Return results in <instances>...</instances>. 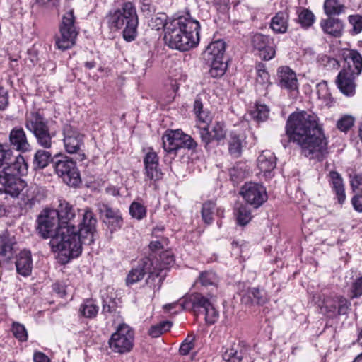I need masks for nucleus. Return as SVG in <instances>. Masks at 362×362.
<instances>
[{
	"instance_id": "44",
	"label": "nucleus",
	"mask_w": 362,
	"mask_h": 362,
	"mask_svg": "<svg viewBox=\"0 0 362 362\" xmlns=\"http://www.w3.org/2000/svg\"><path fill=\"white\" fill-rule=\"evenodd\" d=\"M51 153L45 150H38L36 151L33 163L35 168L42 169L48 165L51 160Z\"/></svg>"
},
{
	"instance_id": "14",
	"label": "nucleus",
	"mask_w": 362,
	"mask_h": 362,
	"mask_svg": "<svg viewBox=\"0 0 362 362\" xmlns=\"http://www.w3.org/2000/svg\"><path fill=\"white\" fill-rule=\"evenodd\" d=\"M243 199L255 208H258L267 199L265 187L255 182L245 183L240 189Z\"/></svg>"
},
{
	"instance_id": "35",
	"label": "nucleus",
	"mask_w": 362,
	"mask_h": 362,
	"mask_svg": "<svg viewBox=\"0 0 362 362\" xmlns=\"http://www.w3.org/2000/svg\"><path fill=\"white\" fill-rule=\"evenodd\" d=\"M245 136L235 132H231L228 139V150L234 157H239L241 155L242 149L245 144Z\"/></svg>"
},
{
	"instance_id": "43",
	"label": "nucleus",
	"mask_w": 362,
	"mask_h": 362,
	"mask_svg": "<svg viewBox=\"0 0 362 362\" xmlns=\"http://www.w3.org/2000/svg\"><path fill=\"white\" fill-rule=\"evenodd\" d=\"M206 62L210 66L209 74L211 77H221L225 74L227 64L223 62V59H214Z\"/></svg>"
},
{
	"instance_id": "32",
	"label": "nucleus",
	"mask_w": 362,
	"mask_h": 362,
	"mask_svg": "<svg viewBox=\"0 0 362 362\" xmlns=\"http://www.w3.org/2000/svg\"><path fill=\"white\" fill-rule=\"evenodd\" d=\"M16 240L7 232L0 235V256L10 259L16 252Z\"/></svg>"
},
{
	"instance_id": "48",
	"label": "nucleus",
	"mask_w": 362,
	"mask_h": 362,
	"mask_svg": "<svg viewBox=\"0 0 362 362\" xmlns=\"http://www.w3.org/2000/svg\"><path fill=\"white\" fill-rule=\"evenodd\" d=\"M172 327V322L170 321H163L153 325L149 329V334L152 337H158L162 334L170 330Z\"/></svg>"
},
{
	"instance_id": "41",
	"label": "nucleus",
	"mask_w": 362,
	"mask_h": 362,
	"mask_svg": "<svg viewBox=\"0 0 362 362\" xmlns=\"http://www.w3.org/2000/svg\"><path fill=\"white\" fill-rule=\"evenodd\" d=\"M129 210L130 216L139 221L143 220L147 215L146 206L139 198L132 202Z\"/></svg>"
},
{
	"instance_id": "55",
	"label": "nucleus",
	"mask_w": 362,
	"mask_h": 362,
	"mask_svg": "<svg viewBox=\"0 0 362 362\" xmlns=\"http://www.w3.org/2000/svg\"><path fill=\"white\" fill-rule=\"evenodd\" d=\"M197 115L198 119L197 127L199 129V126L202 127H209V124L212 121V115L207 110H203L198 113Z\"/></svg>"
},
{
	"instance_id": "62",
	"label": "nucleus",
	"mask_w": 362,
	"mask_h": 362,
	"mask_svg": "<svg viewBox=\"0 0 362 362\" xmlns=\"http://www.w3.org/2000/svg\"><path fill=\"white\" fill-rule=\"evenodd\" d=\"M322 62L328 69H338L339 67V62L337 59L327 55L322 57Z\"/></svg>"
},
{
	"instance_id": "5",
	"label": "nucleus",
	"mask_w": 362,
	"mask_h": 362,
	"mask_svg": "<svg viewBox=\"0 0 362 362\" xmlns=\"http://www.w3.org/2000/svg\"><path fill=\"white\" fill-rule=\"evenodd\" d=\"M107 21L111 28L123 29L126 41L132 42L136 38L139 21L136 8L132 2H125L120 8L110 11Z\"/></svg>"
},
{
	"instance_id": "3",
	"label": "nucleus",
	"mask_w": 362,
	"mask_h": 362,
	"mask_svg": "<svg viewBox=\"0 0 362 362\" xmlns=\"http://www.w3.org/2000/svg\"><path fill=\"white\" fill-rule=\"evenodd\" d=\"M200 25L189 16L171 19L166 26L164 40L168 46L181 52L188 51L199 42Z\"/></svg>"
},
{
	"instance_id": "13",
	"label": "nucleus",
	"mask_w": 362,
	"mask_h": 362,
	"mask_svg": "<svg viewBox=\"0 0 362 362\" xmlns=\"http://www.w3.org/2000/svg\"><path fill=\"white\" fill-rule=\"evenodd\" d=\"M153 259L150 257H145L139 262L136 267L132 269L127 275L126 282L128 286L141 281L146 274H148L147 283L151 284V281L157 280L155 276L156 269L152 270Z\"/></svg>"
},
{
	"instance_id": "28",
	"label": "nucleus",
	"mask_w": 362,
	"mask_h": 362,
	"mask_svg": "<svg viewBox=\"0 0 362 362\" xmlns=\"http://www.w3.org/2000/svg\"><path fill=\"white\" fill-rule=\"evenodd\" d=\"M9 141L13 148L21 152H27L30 149L25 131L22 127H14L10 132Z\"/></svg>"
},
{
	"instance_id": "37",
	"label": "nucleus",
	"mask_w": 362,
	"mask_h": 362,
	"mask_svg": "<svg viewBox=\"0 0 362 362\" xmlns=\"http://www.w3.org/2000/svg\"><path fill=\"white\" fill-rule=\"evenodd\" d=\"M215 214L218 216L221 217L223 214V210L216 208V204L212 201L206 202L203 204L202 216L204 223L207 224L211 223Z\"/></svg>"
},
{
	"instance_id": "4",
	"label": "nucleus",
	"mask_w": 362,
	"mask_h": 362,
	"mask_svg": "<svg viewBox=\"0 0 362 362\" xmlns=\"http://www.w3.org/2000/svg\"><path fill=\"white\" fill-rule=\"evenodd\" d=\"M28 173V165L24 158L19 155L15 161L4 167L0 173V193L12 197H18L27 183L21 178Z\"/></svg>"
},
{
	"instance_id": "45",
	"label": "nucleus",
	"mask_w": 362,
	"mask_h": 362,
	"mask_svg": "<svg viewBox=\"0 0 362 362\" xmlns=\"http://www.w3.org/2000/svg\"><path fill=\"white\" fill-rule=\"evenodd\" d=\"M167 16L164 13H159L155 16L152 17L150 20L148 25L149 26L156 30H159L161 28L164 29L165 33L166 26L168 22Z\"/></svg>"
},
{
	"instance_id": "20",
	"label": "nucleus",
	"mask_w": 362,
	"mask_h": 362,
	"mask_svg": "<svg viewBox=\"0 0 362 362\" xmlns=\"http://www.w3.org/2000/svg\"><path fill=\"white\" fill-rule=\"evenodd\" d=\"M148 257L153 259L152 270H153L154 268L156 269V272L154 274L157 279L156 284L159 288L164 276V275L162 274V272L174 263V256L170 251L165 250L160 253L159 259L153 255H150Z\"/></svg>"
},
{
	"instance_id": "31",
	"label": "nucleus",
	"mask_w": 362,
	"mask_h": 362,
	"mask_svg": "<svg viewBox=\"0 0 362 362\" xmlns=\"http://www.w3.org/2000/svg\"><path fill=\"white\" fill-rule=\"evenodd\" d=\"M320 27L325 33L339 37L342 35L344 24L339 18L329 17L320 21Z\"/></svg>"
},
{
	"instance_id": "30",
	"label": "nucleus",
	"mask_w": 362,
	"mask_h": 362,
	"mask_svg": "<svg viewBox=\"0 0 362 362\" xmlns=\"http://www.w3.org/2000/svg\"><path fill=\"white\" fill-rule=\"evenodd\" d=\"M16 272L23 276H28L32 272L33 259L31 252L28 250L21 251L16 257Z\"/></svg>"
},
{
	"instance_id": "1",
	"label": "nucleus",
	"mask_w": 362,
	"mask_h": 362,
	"mask_svg": "<svg viewBox=\"0 0 362 362\" xmlns=\"http://www.w3.org/2000/svg\"><path fill=\"white\" fill-rule=\"evenodd\" d=\"M57 214L59 233L50 240L54 252H61L66 257H78L82 251V244L90 245L94 242L96 218L88 209L83 214L82 221L76 227V212L73 206L65 200H60Z\"/></svg>"
},
{
	"instance_id": "18",
	"label": "nucleus",
	"mask_w": 362,
	"mask_h": 362,
	"mask_svg": "<svg viewBox=\"0 0 362 362\" xmlns=\"http://www.w3.org/2000/svg\"><path fill=\"white\" fill-rule=\"evenodd\" d=\"M158 157L156 152L149 151L144 158V175L146 181L156 182L163 177V173L159 168Z\"/></svg>"
},
{
	"instance_id": "63",
	"label": "nucleus",
	"mask_w": 362,
	"mask_h": 362,
	"mask_svg": "<svg viewBox=\"0 0 362 362\" xmlns=\"http://www.w3.org/2000/svg\"><path fill=\"white\" fill-rule=\"evenodd\" d=\"M351 203L356 211L362 212V195L354 196L351 199Z\"/></svg>"
},
{
	"instance_id": "46",
	"label": "nucleus",
	"mask_w": 362,
	"mask_h": 362,
	"mask_svg": "<svg viewBox=\"0 0 362 362\" xmlns=\"http://www.w3.org/2000/svg\"><path fill=\"white\" fill-rule=\"evenodd\" d=\"M237 222L240 226L247 225L251 220L250 209L246 205L241 204L235 211Z\"/></svg>"
},
{
	"instance_id": "29",
	"label": "nucleus",
	"mask_w": 362,
	"mask_h": 362,
	"mask_svg": "<svg viewBox=\"0 0 362 362\" xmlns=\"http://www.w3.org/2000/svg\"><path fill=\"white\" fill-rule=\"evenodd\" d=\"M328 182L337 202L341 205L343 204L346 200V193L341 175L337 171H330L328 175Z\"/></svg>"
},
{
	"instance_id": "56",
	"label": "nucleus",
	"mask_w": 362,
	"mask_h": 362,
	"mask_svg": "<svg viewBox=\"0 0 362 362\" xmlns=\"http://www.w3.org/2000/svg\"><path fill=\"white\" fill-rule=\"evenodd\" d=\"M206 322L212 325L215 323L219 317L218 312L216 310L212 303L204 310Z\"/></svg>"
},
{
	"instance_id": "42",
	"label": "nucleus",
	"mask_w": 362,
	"mask_h": 362,
	"mask_svg": "<svg viewBox=\"0 0 362 362\" xmlns=\"http://www.w3.org/2000/svg\"><path fill=\"white\" fill-rule=\"evenodd\" d=\"M316 88L318 98L322 100L325 105L331 106L334 103V98L331 94L327 81H322L317 84Z\"/></svg>"
},
{
	"instance_id": "57",
	"label": "nucleus",
	"mask_w": 362,
	"mask_h": 362,
	"mask_svg": "<svg viewBox=\"0 0 362 362\" xmlns=\"http://www.w3.org/2000/svg\"><path fill=\"white\" fill-rule=\"evenodd\" d=\"M349 21L352 25V32L358 34L362 31V16L351 15L349 16Z\"/></svg>"
},
{
	"instance_id": "34",
	"label": "nucleus",
	"mask_w": 362,
	"mask_h": 362,
	"mask_svg": "<svg viewBox=\"0 0 362 362\" xmlns=\"http://www.w3.org/2000/svg\"><path fill=\"white\" fill-rule=\"evenodd\" d=\"M247 351L248 347L243 342H240L227 349L223 354V358L227 362H240Z\"/></svg>"
},
{
	"instance_id": "61",
	"label": "nucleus",
	"mask_w": 362,
	"mask_h": 362,
	"mask_svg": "<svg viewBox=\"0 0 362 362\" xmlns=\"http://www.w3.org/2000/svg\"><path fill=\"white\" fill-rule=\"evenodd\" d=\"M8 90L0 86V110H4L8 105Z\"/></svg>"
},
{
	"instance_id": "9",
	"label": "nucleus",
	"mask_w": 362,
	"mask_h": 362,
	"mask_svg": "<svg viewBox=\"0 0 362 362\" xmlns=\"http://www.w3.org/2000/svg\"><path fill=\"white\" fill-rule=\"evenodd\" d=\"M165 151L176 154L180 148L195 149L197 144L191 136L180 129L168 130L162 137Z\"/></svg>"
},
{
	"instance_id": "8",
	"label": "nucleus",
	"mask_w": 362,
	"mask_h": 362,
	"mask_svg": "<svg viewBox=\"0 0 362 362\" xmlns=\"http://www.w3.org/2000/svg\"><path fill=\"white\" fill-rule=\"evenodd\" d=\"M134 332L132 327L124 322H119L108 341L110 349L115 353L127 354L134 346Z\"/></svg>"
},
{
	"instance_id": "54",
	"label": "nucleus",
	"mask_w": 362,
	"mask_h": 362,
	"mask_svg": "<svg viewBox=\"0 0 362 362\" xmlns=\"http://www.w3.org/2000/svg\"><path fill=\"white\" fill-rule=\"evenodd\" d=\"M351 298H357L362 296V276L356 279L350 288Z\"/></svg>"
},
{
	"instance_id": "17",
	"label": "nucleus",
	"mask_w": 362,
	"mask_h": 362,
	"mask_svg": "<svg viewBox=\"0 0 362 362\" xmlns=\"http://www.w3.org/2000/svg\"><path fill=\"white\" fill-rule=\"evenodd\" d=\"M211 304V303L209 300L201 293H194L180 300L179 303L166 304L163 308L165 310H170L176 306H180L181 310L193 309L194 311H197L200 308H203L205 310Z\"/></svg>"
},
{
	"instance_id": "50",
	"label": "nucleus",
	"mask_w": 362,
	"mask_h": 362,
	"mask_svg": "<svg viewBox=\"0 0 362 362\" xmlns=\"http://www.w3.org/2000/svg\"><path fill=\"white\" fill-rule=\"evenodd\" d=\"M298 21L303 27L309 28L315 21V16L310 10L304 8L298 14Z\"/></svg>"
},
{
	"instance_id": "15",
	"label": "nucleus",
	"mask_w": 362,
	"mask_h": 362,
	"mask_svg": "<svg viewBox=\"0 0 362 362\" xmlns=\"http://www.w3.org/2000/svg\"><path fill=\"white\" fill-rule=\"evenodd\" d=\"M64 145L66 151L68 153H77L80 160L85 158V154L81 153V148L83 146V136L71 125L66 124L63 129Z\"/></svg>"
},
{
	"instance_id": "51",
	"label": "nucleus",
	"mask_w": 362,
	"mask_h": 362,
	"mask_svg": "<svg viewBox=\"0 0 362 362\" xmlns=\"http://www.w3.org/2000/svg\"><path fill=\"white\" fill-rule=\"evenodd\" d=\"M355 122V119L351 115H345L342 116L337 123V127L341 132H346L351 129Z\"/></svg>"
},
{
	"instance_id": "2",
	"label": "nucleus",
	"mask_w": 362,
	"mask_h": 362,
	"mask_svg": "<svg viewBox=\"0 0 362 362\" xmlns=\"http://www.w3.org/2000/svg\"><path fill=\"white\" fill-rule=\"evenodd\" d=\"M285 129V134L281 137L284 148L291 142L296 143L301 148L302 154L312 158H319L326 151L327 141L315 113L293 112L286 121Z\"/></svg>"
},
{
	"instance_id": "64",
	"label": "nucleus",
	"mask_w": 362,
	"mask_h": 362,
	"mask_svg": "<svg viewBox=\"0 0 362 362\" xmlns=\"http://www.w3.org/2000/svg\"><path fill=\"white\" fill-rule=\"evenodd\" d=\"M34 362H50L49 358L42 352H35L33 356Z\"/></svg>"
},
{
	"instance_id": "47",
	"label": "nucleus",
	"mask_w": 362,
	"mask_h": 362,
	"mask_svg": "<svg viewBox=\"0 0 362 362\" xmlns=\"http://www.w3.org/2000/svg\"><path fill=\"white\" fill-rule=\"evenodd\" d=\"M269 110L265 105L257 104L255 110H252L251 115L257 122L265 121L269 116Z\"/></svg>"
},
{
	"instance_id": "36",
	"label": "nucleus",
	"mask_w": 362,
	"mask_h": 362,
	"mask_svg": "<svg viewBox=\"0 0 362 362\" xmlns=\"http://www.w3.org/2000/svg\"><path fill=\"white\" fill-rule=\"evenodd\" d=\"M288 14L284 11L278 12L271 20L270 28L276 33H284L288 29Z\"/></svg>"
},
{
	"instance_id": "58",
	"label": "nucleus",
	"mask_w": 362,
	"mask_h": 362,
	"mask_svg": "<svg viewBox=\"0 0 362 362\" xmlns=\"http://www.w3.org/2000/svg\"><path fill=\"white\" fill-rule=\"evenodd\" d=\"M194 337L188 336L181 344L179 352L181 355L186 356L194 348Z\"/></svg>"
},
{
	"instance_id": "52",
	"label": "nucleus",
	"mask_w": 362,
	"mask_h": 362,
	"mask_svg": "<svg viewBox=\"0 0 362 362\" xmlns=\"http://www.w3.org/2000/svg\"><path fill=\"white\" fill-rule=\"evenodd\" d=\"M199 281L202 286H207L214 284L217 281V276L213 272L205 271L200 274Z\"/></svg>"
},
{
	"instance_id": "60",
	"label": "nucleus",
	"mask_w": 362,
	"mask_h": 362,
	"mask_svg": "<svg viewBox=\"0 0 362 362\" xmlns=\"http://www.w3.org/2000/svg\"><path fill=\"white\" fill-rule=\"evenodd\" d=\"M350 182L354 191L362 193V175L356 174L351 177Z\"/></svg>"
},
{
	"instance_id": "25",
	"label": "nucleus",
	"mask_w": 362,
	"mask_h": 362,
	"mask_svg": "<svg viewBox=\"0 0 362 362\" xmlns=\"http://www.w3.org/2000/svg\"><path fill=\"white\" fill-rule=\"evenodd\" d=\"M357 75H352L344 68L338 74L336 83L340 91L346 96H353L356 92L355 78Z\"/></svg>"
},
{
	"instance_id": "26",
	"label": "nucleus",
	"mask_w": 362,
	"mask_h": 362,
	"mask_svg": "<svg viewBox=\"0 0 362 362\" xmlns=\"http://www.w3.org/2000/svg\"><path fill=\"white\" fill-rule=\"evenodd\" d=\"M342 57L347 65L346 70L352 75L358 76L362 71V56L354 49H347L343 52Z\"/></svg>"
},
{
	"instance_id": "39",
	"label": "nucleus",
	"mask_w": 362,
	"mask_h": 362,
	"mask_svg": "<svg viewBox=\"0 0 362 362\" xmlns=\"http://www.w3.org/2000/svg\"><path fill=\"white\" fill-rule=\"evenodd\" d=\"M79 314L88 319L95 318L99 311V307L93 299H86L79 306Z\"/></svg>"
},
{
	"instance_id": "59",
	"label": "nucleus",
	"mask_w": 362,
	"mask_h": 362,
	"mask_svg": "<svg viewBox=\"0 0 362 362\" xmlns=\"http://www.w3.org/2000/svg\"><path fill=\"white\" fill-rule=\"evenodd\" d=\"M12 156V151L8 146L0 144V168L9 160Z\"/></svg>"
},
{
	"instance_id": "22",
	"label": "nucleus",
	"mask_w": 362,
	"mask_h": 362,
	"mask_svg": "<svg viewBox=\"0 0 362 362\" xmlns=\"http://www.w3.org/2000/svg\"><path fill=\"white\" fill-rule=\"evenodd\" d=\"M100 215L106 220L104 222L108 226L111 232L119 229L123 223L122 214L118 209H115L106 204H102L99 208Z\"/></svg>"
},
{
	"instance_id": "38",
	"label": "nucleus",
	"mask_w": 362,
	"mask_h": 362,
	"mask_svg": "<svg viewBox=\"0 0 362 362\" xmlns=\"http://www.w3.org/2000/svg\"><path fill=\"white\" fill-rule=\"evenodd\" d=\"M103 309L102 314L108 317L110 315H116L117 303L114 293H102Z\"/></svg>"
},
{
	"instance_id": "11",
	"label": "nucleus",
	"mask_w": 362,
	"mask_h": 362,
	"mask_svg": "<svg viewBox=\"0 0 362 362\" xmlns=\"http://www.w3.org/2000/svg\"><path fill=\"white\" fill-rule=\"evenodd\" d=\"M53 167L57 175L69 186L76 187L81 182L79 171L76 163L71 158L64 156L54 158Z\"/></svg>"
},
{
	"instance_id": "10",
	"label": "nucleus",
	"mask_w": 362,
	"mask_h": 362,
	"mask_svg": "<svg viewBox=\"0 0 362 362\" xmlns=\"http://www.w3.org/2000/svg\"><path fill=\"white\" fill-rule=\"evenodd\" d=\"M74 10L70 9L63 16L59 29L60 35L55 39V44L59 49H68L75 44L78 32L74 25Z\"/></svg>"
},
{
	"instance_id": "12",
	"label": "nucleus",
	"mask_w": 362,
	"mask_h": 362,
	"mask_svg": "<svg viewBox=\"0 0 362 362\" xmlns=\"http://www.w3.org/2000/svg\"><path fill=\"white\" fill-rule=\"evenodd\" d=\"M37 231L43 238H50L51 240L59 233V223L55 209H46L38 216Z\"/></svg>"
},
{
	"instance_id": "24",
	"label": "nucleus",
	"mask_w": 362,
	"mask_h": 362,
	"mask_svg": "<svg viewBox=\"0 0 362 362\" xmlns=\"http://www.w3.org/2000/svg\"><path fill=\"white\" fill-rule=\"evenodd\" d=\"M276 166V158L270 151H263L257 158V167L266 179L273 176V170Z\"/></svg>"
},
{
	"instance_id": "6",
	"label": "nucleus",
	"mask_w": 362,
	"mask_h": 362,
	"mask_svg": "<svg viewBox=\"0 0 362 362\" xmlns=\"http://www.w3.org/2000/svg\"><path fill=\"white\" fill-rule=\"evenodd\" d=\"M25 126L35 137L37 144L45 148L52 146V136L49 132L47 120L37 112L27 114Z\"/></svg>"
},
{
	"instance_id": "16",
	"label": "nucleus",
	"mask_w": 362,
	"mask_h": 362,
	"mask_svg": "<svg viewBox=\"0 0 362 362\" xmlns=\"http://www.w3.org/2000/svg\"><path fill=\"white\" fill-rule=\"evenodd\" d=\"M251 44L254 49L259 52L260 57L264 60H270L276 54V44L273 38L260 33L253 35Z\"/></svg>"
},
{
	"instance_id": "19",
	"label": "nucleus",
	"mask_w": 362,
	"mask_h": 362,
	"mask_svg": "<svg viewBox=\"0 0 362 362\" xmlns=\"http://www.w3.org/2000/svg\"><path fill=\"white\" fill-rule=\"evenodd\" d=\"M226 129L224 124L221 122H216L209 130V127H202L199 126V134L202 142L206 148H208L212 141L220 142L226 136Z\"/></svg>"
},
{
	"instance_id": "49",
	"label": "nucleus",
	"mask_w": 362,
	"mask_h": 362,
	"mask_svg": "<svg viewBox=\"0 0 362 362\" xmlns=\"http://www.w3.org/2000/svg\"><path fill=\"white\" fill-rule=\"evenodd\" d=\"M269 79V74L266 71L264 66L263 64H259L257 69V83L267 88L271 85Z\"/></svg>"
},
{
	"instance_id": "33",
	"label": "nucleus",
	"mask_w": 362,
	"mask_h": 362,
	"mask_svg": "<svg viewBox=\"0 0 362 362\" xmlns=\"http://www.w3.org/2000/svg\"><path fill=\"white\" fill-rule=\"evenodd\" d=\"M226 43L223 40L211 42L204 52L205 61L223 59Z\"/></svg>"
},
{
	"instance_id": "23",
	"label": "nucleus",
	"mask_w": 362,
	"mask_h": 362,
	"mask_svg": "<svg viewBox=\"0 0 362 362\" xmlns=\"http://www.w3.org/2000/svg\"><path fill=\"white\" fill-rule=\"evenodd\" d=\"M19 204L25 209H31L36 204H39L43 198V194L37 186H26L19 195Z\"/></svg>"
},
{
	"instance_id": "7",
	"label": "nucleus",
	"mask_w": 362,
	"mask_h": 362,
	"mask_svg": "<svg viewBox=\"0 0 362 362\" xmlns=\"http://www.w3.org/2000/svg\"><path fill=\"white\" fill-rule=\"evenodd\" d=\"M320 313L329 318L349 313L351 302L343 296L322 293L317 302Z\"/></svg>"
},
{
	"instance_id": "21",
	"label": "nucleus",
	"mask_w": 362,
	"mask_h": 362,
	"mask_svg": "<svg viewBox=\"0 0 362 362\" xmlns=\"http://www.w3.org/2000/svg\"><path fill=\"white\" fill-rule=\"evenodd\" d=\"M277 83L281 88L290 92L298 90L296 74L289 66H283L277 69Z\"/></svg>"
},
{
	"instance_id": "40",
	"label": "nucleus",
	"mask_w": 362,
	"mask_h": 362,
	"mask_svg": "<svg viewBox=\"0 0 362 362\" xmlns=\"http://www.w3.org/2000/svg\"><path fill=\"white\" fill-rule=\"evenodd\" d=\"M323 8L329 17L339 16L346 11V7L339 0H325Z\"/></svg>"
},
{
	"instance_id": "53",
	"label": "nucleus",
	"mask_w": 362,
	"mask_h": 362,
	"mask_svg": "<svg viewBox=\"0 0 362 362\" xmlns=\"http://www.w3.org/2000/svg\"><path fill=\"white\" fill-rule=\"evenodd\" d=\"M12 332L15 337L21 341H25L28 339V333L25 327L18 322H14L12 325Z\"/></svg>"
},
{
	"instance_id": "27",
	"label": "nucleus",
	"mask_w": 362,
	"mask_h": 362,
	"mask_svg": "<svg viewBox=\"0 0 362 362\" xmlns=\"http://www.w3.org/2000/svg\"><path fill=\"white\" fill-rule=\"evenodd\" d=\"M268 300L267 292L264 289L259 288H249L243 291L241 296V301L245 305H259L265 304Z\"/></svg>"
}]
</instances>
